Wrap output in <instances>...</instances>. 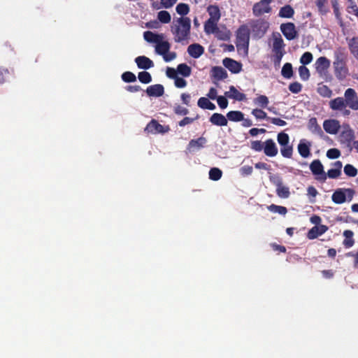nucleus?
Listing matches in <instances>:
<instances>
[{"mask_svg": "<svg viewBox=\"0 0 358 358\" xmlns=\"http://www.w3.org/2000/svg\"><path fill=\"white\" fill-rule=\"evenodd\" d=\"M222 176V171L218 168H212L209 171V178L212 180H218Z\"/></svg>", "mask_w": 358, "mask_h": 358, "instance_id": "nucleus-47", "label": "nucleus"}, {"mask_svg": "<svg viewBox=\"0 0 358 358\" xmlns=\"http://www.w3.org/2000/svg\"><path fill=\"white\" fill-rule=\"evenodd\" d=\"M323 127L326 132L336 134L340 129V124L336 120H327L323 123Z\"/></svg>", "mask_w": 358, "mask_h": 358, "instance_id": "nucleus-16", "label": "nucleus"}, {"mask_svg": "<svg viewBox=\"0 0 358 358\" xmlns=\"http://www.w3.org/2000/svg\"><path fill=\"white\" fill-rule=\"evenodd\" d=\"M264 144L260 141H254L251 143V148L257 152L264 150Z\"/></svg>", "mask_w": 358, "mask_h": 358, "instance_id": "nucleus-61", "label": "nucleus"}, {"mask_svg": "<svg viewBox=\"0 0 358 358\" xmlns=\"http://www.w3.org/2000/svg\"><path fill=\"white\" fill-rule=\"evenodd\" d=\"M173 111L178 115H186L189 113V110L180 105H176L173 108Z\"/></svg>", "mask_w": 358, "mask_h": 358, "instance_id": "nucleus-59", "label": "nucleus"}, {"mask_svg": "<svg viewBox=\"0 0 358 358\" xmlns=\"http://www.w3.org/2000/svg\"><path fill=\"white\" fill-rule=\"evenodd\" d=\"M217 21L208 20L204 24V30L206 34H214L218 29Z\"/></svg>", "mask_w": 358, "mask_h": 358, "instance_id": "nucleus-35", "label": "nucleus"}, {"mask_svg": "<svg viewBox=\"0 0 358 358\" xmlns=\"http://www.w3.org/2000/svg\"><path fill=\"white\" fill-rule=\"evenodd\" d=\"M207 11L210 15L209 20L219 21L221 17L220 10L217 6L210 5L207 8Z\"/></svg>", "mask_w": 358, "mask_h": 358, "instance_id": "nucleus-28", "label": "nucleus"}, {"mask_svg": "<svg viewBox=\"0 0 358 358\" xmlns=\"http://www.w3.org/2000/svg\"><path fill=\"white\" fill-rule=\"evenodd\" d=\"M346 106V101L343 97H337L329 101V107L333 110H341Z\"/></svg>", "mask_w": 358, "mask_h": 358, "instance_id": "nucleus-24", "label": "nucleus"}, {"mask_svg": "<svg viewBox=\"0 0 358 358\" xmlns=\"http://www.w3.org/2000/svg\"><path fill=\"white\" fill-rule=\"evenodd\" d=\"M139 81L143 84H148L152 81V76L148 71H141L138 74Z\"/></svg>", "mask_w": 358, "mask_h": 358, "instance_id": "nucleus-44", "label": "nucleus"}, {"mask_svg": "<svg viewBox=\"0 0 358 358\" xmlns=\"http://www.w3.org/2000/svg\"><path fill=\"white\" fill-rule=\"evenodd\" d=\"M317 92L324 97H330L332 94V91L327 85L318 87Z\"/></svg>", "mask_w": 358, "mask_h": 358, "instance_id": "nucleus-56", "label": "nucleus"}, {"mask_svg": "<svg viewBox=\"0 0 358 358\" xmlns=\"http://www.w3.org/2000/svg\"><path fill=\"white\" fill-rule=\"evenodd\" d=\"M267 209L271 213H278L282 215H285L287 213V209L286 207L275 204H271L270 206H268Z\"/></svg>", "mask_w": 358, "mask_h": 358, "instance_id": "nucleus-37", "label": "nucleus"}, {"mask_svg": "<svg viewBox=\"0 0 358 358\" xmlns=\"http://www.w3.org/2000/svg\"><path fill=\"white\" fill-rule=\"evenodd\" d=\"M331 6L334 10V13L336 20L339 22L341 26L343 25V20L341 13L339 10V4L338 0H331Z\"/></svg>", "mask_w": 358, "mask_h": 358, "instance_id": "nucleus-41", "label": "nucleus"}, {"mask_svg": "<svg viewBox=\"0 0 358 358\" xmlns=\"http://www.w3.org/2000/svg\"><path fill=\"white\" fill-rule=\"evenodd\" d=\"M269 27V23L264 20L259 19L251 23V30L255 37L261 38L266 33Z\"/></svg>", "mask_w": 358, "mask_h": 358, "instance_id": "nucleus-5", "label": "nucleus"}, {"mask_svg": "<svg viewBox=\"0 0 358 358\" xmlns=\"http://www.w3.org/2000/svg\"><path fill=\"white\" fill-rule=\"evenodd\" d=\"M327 230L328 227L326 225L315 226L308 231L307 238L310 240H313L324 234Z\"/></svg>", "mask_w": 358, "mask_h": 358, "instance_id": "nucleus-18", "label": "nucleus"}, {"mask_svg": "<svg viewBox=\"0 0 358 358\" xmlns=\"http://www.w3.org/2000/svg\"><path fill=\"white\" fill-rule=\"evenodd\" d=\"M346 106L354 110H358V96L352 88H348L344 93Z\"/></svg>", "mask_w": 358, "mask_h": 358, "instance_id": "nucleus-8", "label": "nucleus"}, {"mask_svg": "<svg viewBox=\"0 0 358 358\" xmlns=\"http://www.w3.org/2000/svg\"><path fill=\"white\" fill-rule=\"evenodd\" d=\"M206 140L203 137H200L197 139H192L188 144L189 148H201L203 147V144L206 143Z\"/></svg>", "mask_w": 358, "mask_h": 358, "instance_id": "nucleus-48", "label": "nucleus"}, {"mask_svg": "<svg viewBox=\"0 0 358 358\" xmlns=\"http://www.w3.org/2000/svg\"><path fill=\"white\" fill-rule=\"evenodd\" d=\"M209 121L212 124L219 127H224L228 124L227 116L225 117L222 114L217 113H213L210 116Z\"/></svg>", "mask_w": 358, "mask_h": 358, "instance_id": "nucleus-20", "label": "nucleus"}, {"mask_svg": "<svg viewBox=\"0 0 358 358\" xmlns=\"http://www.w3.org/2000/svg\"><path fill=\"white\" fill-rule=\"evenodd\" d=\"M252 171H253L252 166H248V165L243 166L240 169V173L243 176L251 175Z\"/></svg>", "mask_w": 358, "mask_h": 358, "instance_id": "nucleus-63", "label": "nucleus"}, {"mask_svg": "<svg viewBox=\"0 0 358 358\" xmlns=\"http://www.w3.org/2000/svg\"><path fill=\"white\" fill-rule=\"evenodd\" d=\"M280 152L282 157L285 158H291L293 154V147L289 143L287 144V145H281L280 146Z\"/></svg>", "mask_w": 358, "mask_h": 358, "instance_id": "nucleus-42", "label": "nucleus"}, {"mask_svg": "<svg viewBox=\"0 0 358 358\" xmlns=\"http://www.w3.org/2000/svg\"><path fill=\"white\" fill-rule=\"evenodd\" d=\"M170 130L169 126L159 124L156 120L152 119L145 127V131L148 134H165Z\"/></svg>", "mask_w": 358, "mask_h": 358, "instance_id": "nucleus-9", "label": "nucleus"}, {"mask_svg": "<svg viewBox=\"0 0 358 358\" xmlns=\"http://www.w3.org/2000/svg\"><path fill=\"white\" fill-rule=\"evenodd\" d=\"M137 66L141 69H149L154 66V62L145 56H138L135 59Z\"/></svg>", "mask_w": 358, "mask_h": 358, "instance_id": "nucleus-19", "label": "nucleus"}, {"mask_svg": "<svg viewBox=\"0 0 358 358\" xmlns=\"http://www.w3.org/2000/svg\"><path fill=\"white\" fill-rule=\"evenodd\" d=\"M273 0H260L259 2L255 3L252 7V13L255 16L259 17L265 13H270L272 11V8L270 3Z\"/></svg>", "mask_w": 358, "mask_h": 358, "instance_id": "nucleus-7", "label": "nucleus"}, {"mask_svg": "<svg viewBox=\"0 0 358 358\" xmlns=\"http://www.w3.org/2000/svg\"><path fill=\"white\" fill-rule=\"evenodd\" d=\"M225 96L238 101H244L246 99V95L244 93L240 92L233 85L229 87V92H225Z\"/></svg>", "mask_w": 358, "mask_h": 358, "instance_id": "nucleus-22", "label": "nucleus"}, {"mask_svg": "<svg viewBox=\"0 0 358 358\" xmlns=\"http://www.w3.org/2000/svg\"><path fill=\"white\" fill-rule=\"evenodd\" d=\"M342 162L341 161H336L334 164V169H331L328 170L327 173H326L327 178L329 177V178H338L341 174V169H342Z\"/></svg>", "mask_w": 358, "mask_h": 358, "instance_id": "nucleus-25", "label": "nucleus"}, {"mask_svg": "<svg viewBox=\"0 0 358 358\" xmlns=\"http://www.w3.org/2000/svg\"><path fill=\"white\" fill-rule=\"evenodd\" d=\"M270 182L276 187L275 192L278 197L287 199L290 196L289 187L283 184V180L278 174L269 176Z\"/></svg>", "mask_w": 358, "mask_h": 358, "instance_id": "nucleus-3", "label": "nucleus"}, {"mask_svg": "<svg viewBox=\"0 0 358 358\" xmlns=\"http://www.w3.org/2000/svg\"><path fill=\"white\" fill-rule=\"evenodd\" d=\"M264 152L270 157H275L278 155V150L274 141L271 138L267 139L264 143Z\"/></svg>", "mask_w": 358, "mask_h": 358, "instance_id": "nucleus-14", "label": "nucleus"}, {"mask_svg": "<svg viewBox=\"0 0 358 358\" xmlns=\"http://www.w3.org/2000/svg\"><path fill=\"white\" fill-rule=\"evenodd\" d=\"M341 152L336 148H331L327 152V157L329 159H337L340 157Z\"/></svg>", "mask_w": 358, "mask_h": 358, "instance_id": "nucleus-58", "label": "nucleus"}, {"mask_svg": "<svg viewBox=\"0 0 358 358\" xmlns=\"http://www.w3.org/2000/svg\"><path fill=\"white\" fill-rule=\"evenodd\" d=\"M212 76L216 80H222L227 78V71L221 66H214L211 70Z\"/></svg>", "mask_w": 358, "mask_h": 358, "instance_id": "nucleus-26", "label": "nucleus"}, {"mask_svg": "<svg viewBox=\"0 0 358 358\" xmlns=\"http://www.w3.org/2000/svg\"><path fill=\"white\" fill-rule=\"evenodd\" d=\"M348 45L351 54L358 60V37H353Z\"/></svg>", "mask_w": 358, "mask_h": 358, "instance_id": "nucleus-36", "label": "nucleus"}, {"mask_svg": "<svg viewBox=\"0 0 358 358\" xmlns=\"http://www.w3.org/2000/svg\"><path fill=\"white\" fill-rule=\"evenodd\" d=\"M188 54L193 58H199L204 52V48L199 43H193L187 48Z\"/></svg>", "mask_w": 358, "mask_h": 358, "instance_id": "nucleus-21", "label": "nucleus"}, {"mask_svg": "<svg viewBox=\"0 0 358 358\" xmlns=\"http://www.w3.org/2000/svg\"><path fill=\"white\" fill-rule=\"evenodd\" d=\"M310 143L307 144L301 141L298 145V152L299 155L303 158L308 157L310 155Z\"/></svg>", "mask_w": 358, "mask_h": 358, "instance_id": "nucleus-29", "label": "nucleus"}, {"mask_svg": "<svg viewBox=\"0 0 358 358\" xmlns=\"http://www.w3.org/2000/svg\"><path fill=\"white\" fill-rule=\"evenodd\" d=\"M280 30L284 36L289 41L294 40L298 36V32L294 23L287 22L280 25Z\"/></svg>", "mask_w": 358, "mask_h": 358, "instance_id": "nucleus-11", "label": "nucleus"}, {"mask_svg": "<svg viewBox=\"0 0 358 358\" xmlns=\"http://www.w3.org/2000/svg\"><path fill=\"white\" fill-rule=\"evenodd\" d=\"M310 169L315 176H320L317 180L324 182L327 180V175L324 171V166L319 159L313 160L310 164Z\"/></svg>", "mask_w": 358, "mask_h": 358, "instance_id": "nucleus-10", "label": "nucleus"}, {"mask_svg": "<svg viewBox=\"0 0 358 358\" xmlns=\"http://www.w3.org/2000/svg\"><path fill=\"white\" fill-rule=\"evenodd\" d=\"M178 14L180 15L181 17H185L189 12V6L188 4L185 3H180L176 8Z\"/></svg>", "mask_w": 358, "mask_h": 358, "instance_id": "nucleus-43", "label": "nucleus"}, {"mask_svg": "<svg viewBox=\"0 0 358 358\" xmlns=\"http://www.w3.org/2000/svg\"><path fill=\"white\" fill-rule=\"evenodd\" d=\"M197 104L198 106L202 109H208L210 110L215 109V105L206 97L199 98Z\"/></svg>", "mask_w": 358, "mask_h": 358, "instance_id": "nucleus-32", "label": "nucleus"}, {"mask_svg": "<svg viewBox=\"0 0 358 358\" xmlns=\"http://www.w3.org/2000/svg\"><path fill=\"white\" fill-rule=\"evenodd\" d=\"M157 17L161 22L164 24L169 23L171 20L170 13L166 10L159 11L158 13Z\"/></svg>", "mask_w": 358, "mask_h": 358, "instance_id": "nucleus-45", "label": "nucleus"}, {"mask_svg": "<svg viewBox=\"0 0 358 358\" xmlns=\"http://www.w3.org/2000/svg\"><path fill=\"white\" fill-rule=\"evenodd\" d=\"M285 44L281 36L275 37L273 40L272 52L273 57H282L285 53L284 50Z\"/></svg>", "mask_w": 358, "mask_h": 358, "instance_id": "nucleus-12", "label": "nucleus"}, {"mask_svg": "<svg viewBox=\"0 0 358 358\" xmlns=\"http://www.w3.org/2000/svg\"><path fill=\"white\" fill-rule=\"evenodd\" d=\"M170 48L171 45L168 41L162 40L156 44L155 51L160 55H164L169 52Z\"/></svg>", "mask_w": 358, "mask_h": 358, "instance_id": "nucleus-27", "label": "nucleus"}, {"mask_svg": "<svg viewBox=\"0 0 358 358\" xmlns=\"http://www.w3.org/2000/svg\"><path fill=\"white\" fill-rule=\"evenodd\" d=\"M143 37L146 41L155 44L158 43L159 42H160V41L164 40V34H155L150 31H145L143 33Z\"/></svg>", "mask_w": 358, "mask_h": 358, "instance_id": "nucleus-23", "label": "nucleus"}, {"mask_svg": "<svg viewBox=\"0 0 358 358\" xmlns=\"http://www.w3.org/2000/svg\"><path fill=\"white\" fill-rule=\"evenodd\" d=\"M227 119L232 122H240L243 120V113L239 110H231L227 113Z\"/></svg>", "mask_w": 358, "mask_h": 358, "instance_id": "nucleus-34", "label": "nucleus"}, {"mask_svg": "<svg viewBox=\"0 0 358 358\" xmlns=\"http://www.w3.org/2000/svg\"><path fill=\"white\" fill-rule=\"evenodd\" d=\"M122 79L125 83H133L136 80V77L132 72L126 71L122 74Z\"/></svg>", "mask_w": 358, "mask_h": 358, "instance_id": "nucleus-53", "label": "nucleus"}, {"mask_svg": "<svg viewBox=\"0 0 358 358\" xmlns=\"http://www.w3.org/2000/svg\"><path fill=\"white\" fill-rule=\"evenodd\" d=\"M236 45H243L248 48L250 41V29L247 25L243 24L239 27L236 31Z\"/></svg>", "mask_w": 358, "mask_h": 358, "instance_id": "nucleus-6", "label": "nucleus"}, {"mask_svg": "<svg viewBox=\"0 0 358 358\" xmlns=\"http://www.w3.org/2000/svg\"><path fill=\"white\" fill-rule=\"evenodd\" d=\"M330 64V60L326 57H319L315 63L316 71L320 74L324 73L329 68Z\"/></svg>", "mask_w": 358, "mask_h": 358, "instance_id": "nucleus-15", "label": "nucleus"}, {"mask_svg": "<svg viewBox=\"0 0 358 358\" xmlns=\"http://www.w3.org/2000/svg\"><path fill=\"white\" fill-rule=\"evenodd\" d=\"M223 65L231 73H238L242 69V64L231 58H225L223 59Z\"/></svg>", "mask_w": 358, "mask_h": 358, "instance_id": "nucleus-13", "label": "nucleus"}, {"mask_svg": "<svg viewBox=\"0 0 358 358\" xmlns=\"http://www.w3.org/2000/svg\"><path fill=\"white\" fill-rule=\"evenodd\" d=\"M299 73L302 80H308L310 78V71L305 66H300L299 68Z\"/></svg>", "mask_w": 358, "mask_h": 358, "instance_id": "nucleus-51", "label": "nucleus"}, {"mask_svg": "<svg viewBox=\"0 0 358 358\" xmlns=\"http://www.w3.org/2000/svg\"><path fill=\"white\" fill-rule=\"evenodd\" d=\"M277 141L280 145H287L289 143V135L285 132H280L278 134Z\"/></svg>", "mask_w": 358, "mask_h": 358, "instance_id": "nucleus-50", "label": "nucleus"}, {"mask_svg": "<svg viewBox=\"0 0 358 358\" xmlns=\"http://www.w3.org/2000/svg\"><path fill=\"white\" fill-rule=\"evenodd\" d=\"M216 99L220 108L224 109L228 106V101L225 96H218Z\"/></svg>", "mask_w": 358, "mask_h": 358, "instance_id": "nucleus-62", "label": "nucleus"}, {"mask_svg": "<svg viewBox=\"0 0 358 358\" xmlns=\"http://www.w3.org/2000/svg\"><path fill=\"white\" fill-rule=\"evenodd\" d=\"M355 194V191L351 188H338L334 191L331 196V199L336 204H341L346 201L352 200Z\"/></svg>", "mask_w": 358, "mask_h": 358, "instance_id": "nucleus-4", "label": "nucleus"}, {"mask_svg": "<svg viewBox=\"0 0 358 358\" xmlns=\"http://www.w3.org/2000/svg\"><path fill=\"white\" fill-rule=\"evenodd\" d=\"M313 55L310 52H304L300 58V62L303 64L302 66L310 64L313 60Z\"/></svg>", "mask_w": 358, "mask_h": 358, "instance_id": "nucleus-54", "label": "nucleus"}, {"mask_svg": "<svg viewBox=\"0 0 358 358\" xmlns=\"http://www.w3.org/2000/svg\"><path fill=\"white\" fill-rule=\"evenodd\" d=\"M252 115H254L257 119L264 120L266 119L268 120V117L266 112L259 108H255L252 110Z\"/></svg>", "mask_w": 358, "mask_h": 358, "instance_id": "nucleus-52", "label": "nucleus"}, {"mask_svg": "<svg viewBox=\"0 0 358 358\" xmlns=\"http://www.w3.org/2000/svg\"><path fill=\"white\" fill-rule=\"evenodd\" d=\"M174 84L175 86L178 88H183L187 86V81L180 77H177L176 79H174Z\"/></svg>", "mask_w": 358, "mask_h": 358, "instance_id": "nucleus-64", "label": "nucleus"}, {"mask_svg": "<svg viewBox=\"0 0 358 358\" xmlns=\"http://www.w3.org/2000/svg\"><path fill=\"white\" fill-rule=\"evenodd\" d=\"M354 233L351 230H345L343 232V236H345V239L343 242V245L346 248H349L353 246L355 243V241L353 239Z\"/></svg>", "mask_w": 358, "mask_h": 358, "instance_id": "nucleus-31", "label": "nucleus"}, {"mask_svg": "<svg viewBox=\"0 0 358 358\" xmlns=\"http://www.w3.org/2000/svg\"><path fill=\"white\" fill-rule=\"evenodd\" d=\"M315 3L321 15H326L329 12V9L326 6L327 0H317Z\"/></svg>", "mask_w": 358, "mask_h": 358, "instance_id": "nucleus-46", "label": "nucleus"}, {"mask_svg": "<svg viewBox=\"0 0 358 358\" xmlns=\"http://www.w3.org/2000/svg\"><path fill=\"white\" fill-rule=\"evenodd\" d=\"M344 173L349 177H355L357 174V169L352 164H348L344 166Z\"/></svg>", "mask_w": 358, "mask_h": 358, "instance_id": "nucleus-49", "label": "nucleus"}, {"mask_svg": "<svg viewBox=\"0 0 358 358\" xmlns=\"http://www.w3.org/2000/svg\"><path fill=\"white\" fill-rule=\"evenodd\" d=\"M148 96L159 97L164 94V87L161 84L150 85L145 90Z\"/></svg>", "mask_w": 358, "mask_h": 358, "instance_id": "nucleus-17", "label": "nucleus"}, {"mask_svg": "<svg viewBox=\"0 0 358 358\" xmlns=\"http://www.w3.org/2000/svg\"><path fill=\"white\" fill-rule=\"evenodd\" d=\"M216 37L222 41H227L229 38V31L227 30H220L219 28L214 33Z\"/></svg>", "mask_w": 358, "mask_h": 358, "instance_id": "nucleus-55", "label": "nucleus"}, {"mask_svg": "<svg viewBox=\"0 0 358 358\" xmlns=\"http://www.w3.org/2000/svg\"><path fill=\"white\" fill-rule=\"evenodd\" d=\"M177 71L178 73L182 75L184 77H189L191 75L192 69L190 66L183 63L178 65Z\"/></svg>", "mask_w": 358, "mask_h": 358, "instance_id": "nucleus-39", "label": "nucleus"}, {"mask_svg": "<svg viewBox=\"0 0 358 358\" xmlns=\"http://www.w3.org/2000/svg\"><path fill=\"white\" fill-rule=\"evenodd\" d=\"M254 103L262 108H267L269 103L268 99L266 95H259L253 101Z\"/></svg>", "mask_w": 358, "mask_h": 358, "instance_id": "nucleus-38", "label": "nucleus"}, {"mask_svg": "<svg viewBox=\"0 0 358 358\" xmlns=\"http://www.w3.org/2000/svg\"><path fill=\"white\" fill-rule=\"evenodd\" d=\"M347 62L348 53L345 49L341 47L336 48L334 52L333 67L334 75L339 80H344L348 75Z\"/></svg>", "mask_w": 358, "mask_h": 358, "instance_id": "nucleus-2", "label": "nucleus"}, {"mask_svg": "<svg viewBox=\"0 0 358 358\" xmlns=\"http://www.w3.org/2000/svg\"><path fill=\"white\" fill-rule=\"evenodd\" d=\"M282 76L287 79H289L293 76V69L291 63H285L281 71Z\"/></svg>", "mask_w": 358, "mask_h": 358, "instance_id": "nucleus-40", "label": "nucleus"}, {"mask_svg": "<svg viewBox=\"0 0 358 358\" xmlns=\"http://www.w3.org/2000/svg\"><path fill=\"white\" fill-rule=\"evenodd\" d=\"M308 128L313 133L318 134H323V131H322L320 126L317 124L316 117H311L308 120Z\"/></svg>", "mask_w": 358, "mask_h": 358, "instance_id": "nucleus-30", "label": "nucleus"}, {"mask_svg": "<svg viewBox=\"0 0 358 358\" xmlns=\"http://www.w3.org/2000/svg\"><path fill=\"white\" fill-rule=\"evenodd\" d=\"M199 117V115H197L194 118L185 117L178 122V125L180 127H185L187 124H190L193 123L195 120H198Z\"/></svg>", "mask_w": 358, "mask_h": 358, "instance_id": "nucleus-60", "label": "nucleus"}, {"mask_svg": "<svg viewBox=\"0 0 358 358\" xmlns=\"http://www.w3.org/2000/svg\"><path fill=\"white\" fill-rule=\"evenodd\" d=\"M294 14V10L290 5H285L280 9L278 15L283 18H291Z\"/></svg>", "mask_w": 358, "mask_h": 358, "instance_id": "nucleus-33", "label": "nucleus"}, {"mask_svg": "<svg viewBox=\"0 0 358 358\" xmlns=\"http://www.w3.org/2000/svg\"><path fill=\"white\" fill-rule=\"evenodd\" d=\"M289 90L294 94L299 93L302 90V85L298 82H294L289 85Z\"/></svg>", "mask_w": 358, "mask_h": 358, "instance_id": "nucleus-57", "label": "nucleus"}, {"mask_svg": "<svg viewBox=\"0 0 358 358\" xmlns=\"http://www.w3.org/2000/svg\"><path fill=\"white\" fill-rule=\"evenodd\" d=\"M191 20L188 17L174 19L171 26V31L176 43H187L190 38Z\"/></svg>", "mask_w": 358, "mask_h": 358, "instance_id": "nucleus-1", "label": "nucleus"}]
</instances>
